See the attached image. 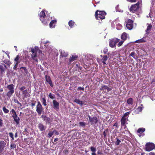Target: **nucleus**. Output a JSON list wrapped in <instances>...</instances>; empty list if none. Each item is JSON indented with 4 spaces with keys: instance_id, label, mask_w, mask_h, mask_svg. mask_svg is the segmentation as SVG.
<instances>
[{
    "instance_id": "31",
    "label": "nucleus",
    "mask_w": 155,
    "mask_h": 155,
    "mask_svg": "<svg viewBox=\"0 0 155 155\" xmlns=\"http://www.w3.org/2000/svg\"><path fill=\"white\" fill-rule=\"evenodd\" d=\"M145 129L143 128H140L138 129L137 132L140 134H142L143 132L145 131Z\"/></svg>"
},
{
    "instance_id": "8",
    "label": "nucleus",
    "mask_w": 155,
    "mask_h": 155,
    "mask_svg": "<svg viewBox=\"0 0 155 155\" xmlns=\"http://www.w3.org/2000/svg\"><path fill=\"white\" fill-rule=\"evenodd\" d=\"M155 148V144L152 143H147L145 145V150L147 151L152 150Z\"/></svg>"
},
{
    "instance_id": "5",
    "label": "nucleus",
    "mask_w": 155,
    "mask_h": 155,
    "mask_svg": "<svg viewBox=\"0 0 155 155\" xmlns=\"http://www.w3.org/2000/svg\"><path fill=\"white\" fill-rule=\"evenodd\" d=\"M139 8V2L132 5L129 8V11L132 13L137 12Z\"/></svg>"
},
{
    "instance_id": "30",
    "label": "nucleus",
    "mask_w": 155,
    "mask_h": 155,
    "mask_svg": "<svg viewBox=\"0 0 155 155\" xmlns=\"http://www.w3.org/2000/svg\"><path fill=\"white\" fill-rule=\"evenodd\" d=\"M75 22L72 20H70L68 22V25L70 28H72L75 24Z\"/></svg>"
},
{
    "instance_id": "13",
    "label": "nucleus",
    "mask_w": 155,
    "mask_h": 155,
    "mask_svg": "<svg viewBox=\"0 0 155 155\" xmlns=\"http://www.w3.org/2000/svg\"><path fill=\"white\" fill-rule=\"evenodd\" d=\"M45 78L46 82L50 84L51 87H53V85L50 77L49 76L46 75Z\"/></svg>"
},
{
    "instance_id": "9",
    "label": "nucleus",
    "mask_w": 155,
    "mask_h": 155,
    "mask_svg": "<svg viewBox=\"0 0 155 155\" xmlns=\"http://www.w3.org/2000/svg\"><path fill=\"white\" fill-rule=\"evenodd\" d=\"M37 103L36 107V111L38 113V114L40 115L41 114L43 109L39 101H38Z\"/></svg>"
},
{
    "instance_id": "16",
    "label": "nucleus",
    "mask_w": 155,
    "mask_h": 155,
    "mask_svg": "<svg viewBox=\"0 0 155 155\" xmlns=\"http://www.w3.org/2000/svg\"><path fill=\"white\" fill-rule=\"evenodd\" d=\"M6 143L4 141L2 140L0 141V152L3 151Z\"/></svg>"
},
{
    "instance_id": "61",
    "label": "nucleus",
    "mask_w": 155,
    "mask_h": 155,
    "mask_svg": "<svg viewBox=\"0 0 155 155\" xmlns=\"http://www.w3.org/2000/svg\"><path fill=\"white\" fill-rule=\"evenodd\" d=\"M149 155H155V153L153 152H151L149 153Z\"/></svg>"
},
{
    "instance_id": "37",
    "label": "nucleus",
    "mask_w": 155,
    "mask_h": 155,
    "mask_svg": "<svg viewBox=\"0 0 155 155\" xmlns=\"http://www.w3.org/2000/svg\"><path fill=\"white\" fill-rule=\"evenodd\" d=\"M2 110L6 114L8 113L9 112V110L7 109L5 106L3 107Z\"/></svg>"
},
{
    "instance_id": "53",
    "label": "nucleus",
    "mask_w": 155,
    "mask_h": 155,
    "mask_svg": "<svg viewBox=\"0 0 155 155\" xmlns=\"http://www.w3.org/2000/svg\"><path fill=\"white\" fill-rule=\"evenodd\" d=\"M107 51H108V49H107V48H104L103 50V53L104 54H106L107 52Z\"/></svg>"
},
{
    "instance_id": "12",
    "label": "nucleus",
    "mask_w": 155,
    "mask_h": 155,
    "mask_svg": "<svg viewBox=\"0 0 155 155\" xmlns=\"http://www.w3.org/2000/svg\"><path fill=\"white\" fill-rule=\"evenodd\" d=\"M12 117L14 119V120L16 124L17 125L19 123L20 119L19 117H18L16 113L12 114Z\"/></svg>"
},
{
    "instance_id": "11",
    "label": "nucleus",
    "mask_w": 155,
    "mask_h": 155,
    "mask_svg": "<svg viewBox=\"0 0 155 155\" xmlns=\"http://www.w3.org/2000/svg\"><path fill=\"white\" fill-rule=\"evenodd\" d=\"M53 108L54 109L58 111L59 109L60 104L56 100H53L52 101Z\"/></svg>"
},
{
    "instance_id": "41",
    "label": "nucleus",
    "mask_w": 155,
    "mask_h": 155,
    "mask_svg": "<svg viewBox=\"0 0 155 155\" xmlns=\"http://www.w3.org/2000/svg\"><path fill=\"white\" fill-rule=\"evenodd\" d=\"M152 27V25L151 24H150L147 27L146 30V32H147V31H149L151 30V28Z\"/></svg>"
},
{
    "instance_id": "60",
    "label": "nucleus",
    "mask_w": 155,
    "mask_h": 155,
    "mask_svg": "<svg viewBox=\"0 0 155 155\" xmlns=\"http://www.w3.org/2000/svg\"><path fill=\"white\" fill-rule=\"evenodd\" d=\"M14 101L15 103H16L17 104H18L19 102L17 99H15L14 100Z\"/></svg>"
},
{
    "instance_id": "3",
    "label": "nucleus",
    "mask_w": 155,
    "mask_h": 155,
    "mask_svg": "<svg viewBox=\"0 0 155 155\" xmlns=\"http://www.w3.org/2000/svg\"><path fill=\"white\" fill-rule=\"evenodd\" d=\"M15 86L12 84L7 86V88L9 90L7 94V96L10 98L13 95L14 92Z\"/></svg>"
},
{
    "instance_id": "34",
    "label": "nucleus",
    "mask_w": 155,
    "mask_h": 155,
    "mask_svg": "<svg viewBox=\"0 0 155 155\" xmlns=\"http://www.w3.org/2000/svg\"><path fill=\"white\" fill-rule=\"evenodd\" d=\"M108 132V129H105L104 131L103 132V134L104 136V138H107V133Z\"/></svg>"
},
{
    "instance_id": "45",
    "label": "nucleus",
    "mask_w": 155,
    "mask_h": 155,
    "mask_svg": "<svg viewBox=\"0 0 155 155\" xmlns=\"http://www.w3.org/2000/svg\"><path fill=\"white\" fill-rule=\"evenodd\" d=\"M19 62H16L15 65H14V67H13V69L17 71V67H18V64H19Z\"/></svg>"
},
{
    "instance_id": "17",
    "label": "nucleus",
    "mask_w": 155,
    "mask_h": 155,
    "mask_svg": "<svg viewBox=\"0 0 155 155\" xmlns=\"http://www.w3.org/2000/svg\"><path fill=\"white\" fill-rule=\"evenodd\" d=\"M74 102L76 103L77 104H79L81 107H82L84 104V101H81L77 98H75L74 100Z\"/></svg>"
},
{
    "instance_id": "42",
    "label": "nucleus",
    "mask_w": 155,
    "mask_h": 155,
    "mask_svg": "<svg viewBox=\"0 0 155 155\" xmlns=\"http://www.w3.org/2000/svg\"><path fill=\"white\" fill-rule=\"evenodd\" d=\"M18 88L20 90L23 91H24L25 90V89L26 88V87L24 86H20Z\"/></svg>"
},
{
    "instance_id": "4",
    "label": "nucleus",
    "mask_w": 155,
    "mask_h": 155,
    "mask_svg": "<svg viewBox=\"0 0 155 155\" xmlns=\"http://www.w3.org/2000/svg\"><path fill=\"white\" fill-rule=\"evenodd\" d=\"M130 112H127L125 113L122 117L121 120V123L122 127L125 126V127L124 129H125L126 127V125H125L127 121V120L128 118V115L130 114Z\"/></svg>"
},
{
    "instance_id": "58",
    "label": "nucleus",
    "mask_w": 155,
    "mask_h": 155,
    "mask_svg": "<svg viewBox=\"0 0 155 155\" xmlns=\"http://www.w3.org/2000/svg\"><path fill=\"white\" fill-rule=\"evenodd\" d=\"M68 150H64V153L65 154H68Z\"/></svg>"
},
{
    "instance_id": "7",
    "label": "nucleus",
    "mask_w": 155,
    "mask_h": 155,
    "mask_svg": "<svg viewBox=\"0 0 155 155\" xmlns=\"http://www.w3.org/2000/svg\"><path fill=\"white\" fill-rule=\"evenodd\" d=\"M89 118L88 122L90 124L94 125L97 124L98 122V119L97 117H91L90 115H87Z\"/></svg>"
},
{
    "instance_id": "20",
    "label": "nucleus",
    "mask_w": 155,
    "mask_h": 155,
    "mask_svg": "<svg viewBox=\"0 0 155 155\" xmlns=\"http://www.w3.org/2000/svg\"><path fill=\"white\" fill-rule=\"evenodd\" d=\"M143 108V105L142 104H141L140 106H139L135 110V112L137 113H139L142 111Z\"/></svg>"
},
{
    "instance_id": "49",
    "label": "nucleus",
    "mask_w": 155,
    "mask_h": 155,
    "mask_svg": "<svg viewBox=\"0 0 155 155\" xmlns=\"http://www.w3.org/2000/svg\"><path fill=\"white\" fill-rule=\"evenodd\" d=\"M20 69H23L25 73H26L27 72V69L26 67H21L20 68Z\"/></svg>"
},
{
    "instance_id": "25",
    "label": "nucleus",
    "mask_w": 155,
    "mask_h": 155,
    "mask_svg": "<svg viewBox=\"0 0 155 155\" xmlns=\"http://www.w3.org/2000/svg\"><path fill=\"white\" fill-rule=\"evenodd\" d=\"M68 53L65 52L64 50L61 51V55L62 57H66L68 56Z\"/></svg>"
},
{
    "instance_id": "46",
    "label": "nucleus",
    "mask_w": 155,
    "mask_h": 155,
    "mask_svg": "<svg viewBox=\"0 0 155 155\" xmlns=\"http://www.w3.org/2000/svg\"><path fill=\"white\" fill-rule=\"evenodd\" d=\"M9 137L12 138V140H14V138L13 136V134L12 132H10L9 133Z\"/></svg>"
},
{
    "instance_id": "50",
    "label": "nucleus",
    "mask_w": 155,
    "mask_h": 155,
    "mask_svg": "<svg viewBox=\"0 0 155 155\" xmlns=\"http://www.w3.org/2000/svg\"><path fill=\"white\" fill-rule=\"evenodd\" d=\"M91 150L92 153L95 152L96 151V149L94 147H91Z\"/></svg>"
},
{
    "instance_id": "10",
    "label": "nucleus",
    "mask_w": 155,
    "mask_h": 155,
    "mask_svg": "<svg viewBox=\"0 0 155 155\" xmlns=\"http://www.w3.org/2000/svg\"><path fill=\"white\" fill-rule=\"evenodd\" d=\"M126 27L129 30H131L133 27V21L132 20L129 19L127 22Z\"/></svg>"
},
{
    "instance_id": "55",
    "label": "nucleus",
    "mask_w": 155,
    "mask_h": 155,
    "mask_svg": "<svg viewBox=\"0 0 155 155\" xmlns=\"http://www.w3.org/2000/svg\"><path fill=\"white\" fill-rule=\"evenodd\" d=\"M10 113H12V114L16 113L14 109H12L10 111Z\"/></svg>"
},
{
    "instance_id": "39",
    "label": "nucleus",
    "mask_w": 155,
    "mask_h": 155,
    "mask_svg": "<svg viewBox=\"0 0 155 155\" xmlns=\"http://www.w3.org/2000/svg\"><path fill=\"white\" fill-rule=\"evenodd\" d=\"M107 86L104 85H102L101 87V88L100 89L101 91H104L105 90L107 89Z\"/></svg>"
},
{
    "instance_id": "14",
    "label": "nucleus",
    "mask_w": 155,
    "mask_h": 155,
    "mask_svg": "<svg viewBox=\"0 0 155 155\" xmlns=\"http://www.w3.org/2000/svg\"><path fill=\"white\" fill-rule=\"evenodd\" d=\"M0 64V70L2 74L5 73L6 69H7L6 66L4 63H2Z\"/></svg>"
},
{
    "instance_id": "54",
    "label": "nucleus",
    "mask_w": 155,
    "mask_h": 155,
    "mask_svg": "<svg viewBox=\"0 0 155 155\" xmlns=\"http://www.w3.org/2000/svg\"><path fill=\"white\" fill-rule=\"evenodd\" d=\"M127 1L130 2H135L137 1V0H127Z\"/></svg>"
},
{
    "instance_id": "57",
    "label": "nucleus",
    "mask_w": 155,
    "mask_h": 155,
    "mask_svg": "<svg viewBox=\"0 0 155 155\" xmlns=\"http://www.w3.org/2000/svg\"><path fill=\"white\" fill-rule=\"evenodd\" d=\"M112 88H110L107 86V90L108 92H109L110 91L112 90Z\"/></svg>"
},
{
    "instance_id": "38",
    "label": "nucleus",
    "mask_w": 155,
    "mask_h": 155,
    "mask_svg": "<svg viewBox=\"0 0 155 155\" xmlns=\"http://www.w3.org/2000/svg\"><path fill=\"white\" fill-rule=\"evenodd\" d=\"M116 141L115 142V144L116 145H118L120 144L121 142V141L117 138H116Z\"/></svg>"
},
{
    "instance_id": "26",
    "label": "nucleus",
    "mask_w": 155,
    "mask_h": 155,
    "mask_svg": "<svg viewBox=\"0 0 155 155\" xmlns=\"http://www.w3.org/2000/svg\"><path fill=\"white\" fill-rule=\"evenodd\" d=\"M3 62L5 64L8 65V67H9L10 65L12 64V63L10 60L7 59H5L3 61Z\"/></svg>"
},
{
    "instance_id": "52",
    "label": "nucleus",
    "mask_w": 155,
    "mask_h": 155,
    "mask_svg": "<svg viewBox=\"0 0 155 155\" xmlns=\"http://www.w3.org/2000/svg\"><path fill=\"white\" fill-rule=\"evenodd\" d=\"M10 147L12 149H14L15 148H16V145L15 143L11 144L10 145Z\"/></svg>"
},
{
    "instance_id": "62",
    "label": "nucleus",
    "mask_w": 155,
    "mask_h": 155,
    "mask_svg": "<svg viewBox=\"0 0 155 155\" xmlns=\"http://www.w3.org/2000/svg\"><path fill=\"white\" fill-rule=\"evenodd\" d=\"M55 130V132L54 133H55L56 135H58L59 134V133L58 131H56V130Z\"/></svg>"
},
{
    "instance_id": "43",
    "label": "nucleus",
    "mask_w": 155,
    "mask_h": 155,
    "mask_svg": "<svg viewBox=\"0 0 155 155\" xmlns=\"http://www.w3.org/2000/svg\"><path fill=\"white\" fill-rule=\"evenodd\" d=\"M79 124L81 126L84 127L85 126V123L83 122H81L79 123Z\"/></svg>"
},
{
    "instance_id": "32",
    "label": "nucleus",
    "mask_w": 155,
    "mask_h": 155,
    "mask_svg": "<svg viewBox=\"0 0 155 155\" xmlns=\"http://www.w3.org/2000/svg\"><path fill=\"white\" fill-rule=\"evenodd\" d=\"M20 58L19 55H17L14 59V61H15L16 63L17 62H19V63H20L21 61H20L19 60Z\"/></svg>"
},
{
    "instance_id": "19",
    "label": "nucleus",
    "mask_w": 155,
    "mask_h": 155,
    "mask_svg": "<svg viewBox=\"0 0 155 155\" xmlns=\"http://www.w3.org/2000/svg\"><path fill=\"white\" fill-rule=\"evenodd\" d=\"M38 127L41 131L45 130L46 129V127H45L41 123L39 124Z\"/></svg>"
},
{
    "instance_id": "44",
    "label": "nucleus",
    "mask_w": 155,
    "mask_h": 155,
    "mask_svg": "<svg viewBox=\"0 0 155 155\" xmlns=\"http://www.w3.org/2000/svg\"><path fill=\"white\" fill-rule=\"evenodd\" d=\"M136 53L134 52H132L130 54V56H131L133 57L134 58L136 59L135 56Z\"/></svg>"
},
{
    "instance_id": "64",
    "label": "nucleus",
    "mask_w": 155,
    "mask_h": 155,
    "mask_svg": "<svg viewBox=\"0 0 155 155\" xmlns=\"http://www.w3.org/2000/svg\"><path fill=\"white\" fill-rule=\"evenodd\" d=\"M118 125V124L116 122L114 124V126H116L117 127Z\"/></svg>"
},
{
    "instance_id": "6",
    "label": "nucleus",
    "mask_w": 155,
    "mask_h": 155,
    "mask_svg": "<svg viewBox=\"0 0 155 155\" xmlns=\"http://www.w3.org/2000/svg\"><path fill=\"white\" fill-rule=\"evenodd\" d=\"M120 40L118 38H111L109 40V46L111 48L116 47V44Z\"/></svg>"
},
{
    "instance_id": "63",
    "label": "nucleus",
    "mask_w": 155,
    "mask_h": 155,
    "mask_svg": "<svg viewBox=\"0 0 155 155\" xmlns=\"http://www.w3.org/2000/svg\"><path fill=\"white\" fill-rule=\"evenodd\" d=\"M38 52L39 53H42L41 51L39 49V48H38V50H37V52Z\"/></svg>"
},
{
    "instance_id": "28",
    "label": "nucleus",
    "mask_w": 155,
    "mask_h": 155,
    "mask_svg": "<svg viewBox=\"0 0 155 155\" xmlns=\"http://www.w3.org/2000/svg\"><path fill=\"white\" fill-rule=\"evenodd\" d=\"M127 102L128 104L132 105L134 103L133 100L132 98H130L127 100Z\"/></svg>"
},
{
    "instance_id": "40",
    "label": "nucleus",
    "mask_w": 155,
    "mask_h": 155,
    "mask_svg": "<svg viewBox=\"0 0 155 155\" xmlns=\"http://www.w3.org/2000/svg\"><path fill=\"white\" fill-rule=\"evenodd\" d=\"M55 131V130H53L52 132H50L48 134V137L49 138H50L54 134Z\"/></svg>"
},
{
    "instance_id": "59",
    "label": "nucleus",
    "mask_w": 155,
    "mask_h": 155,
    "mask_svg": "<svg viewBox=\"0 0 155 155\" xmlns=\"http://www.w3.org/2000/svg\"><path fill=\"white\" fill-rule=\"evenodd\" d=\"M2 120L1 119H0V127H2L3 124Z\"/></svg>"
},
{
    "instance_id": "18",
    "label": "nucleus",
    "mask_w": 155,
    "mask_h": 155,
    "mask_svg": "<svg viewBox=\"0 0 155 155\" xmlns=\"http://www.w3.org/2000/svg\"><path fill=\"white\" fill-rule=\"evenodd\" d=\"M22 93L25 98L29 97L30 96L29 93L28 92L27 90H25L24 91H22Z\"/></svg>"
},
{
    "instance_id": "47",
    "label": "nucleus",
    "mask_w": 155,
    "mask_h": 155,
    "mask_svg": "<svg viewBox=\"0 0 155 155\" xmlns=\"http://www.w3.org/2000/svg\"><path fill=\"white\" fill-rule=\"evenodd\" d=\"M124 41H123L122 40L120 42L119 41L118 42L119 43L117 44V46L118 47H120V46H121L122 45L123 43L124 42Z\"/></svg>"
},
{
    "instance_id": "24",
    "label": "nucleus",
    "mask_w": 155,
    "mask_h": 155,
    "mask_svg": "<svg viewBox=\"0 0 155 155\" xmlns=\"http://www.w3.org/2000/svg\"><path fill=\"white\" fill-rule=\"evenodd\" d=\"M39 16L40 18V19H43L45 18L46 15L44 11L42 10L40 12Z\"/></svg>"
},
{
    "instance_id": "56",
    "label": "nucleus",
    "mask_w": 155,
    "mask_h": 155,
    "mask_svg": "<svg viewBox=\"0 0 155 155\" xmlns=\"http://www.w3.org/2000/svg\"><path fill=\"white\" fill-rule=\"evenodd\" d=\"M151 84H155V78H154L152 80V81L151 82Z\"/></svg>"
},
{
    "instance_id": "23",
    "label": "nucleus",
    "mask_w": 155,
    "mask_h": 155,
    "mask_svg": "<svg viewBox=\"0 0 155 155\" xmlns=\"http://www.w3.org/2000/svg\"><path fill=\"white\" fill-rule=\"evenodd\" d=\"M78 56L76 55H73L71 57H70L69 58V62H71L75 60H76V59L78 58Z\"/></svg>"
},
{
    "instance_id": "2",
    "label": "nucleus",
    "mask_w": 155,
    "mask_h": 155,
    "mask_svg": "<svg viewBox=\"0 0 155 155\" xmlns=\"http://www.w3.org/2000/svg\"><path fill=\"white\" fill-rule=\"evenodd\" d=\"M31 57L32 59L35 61L38 62L37 51L38 50V47L37 46H35L34 48L33 47L31 48Z\"/></svg>"
},
{
    "instance_id": "36",
    "label": "nucleus",
    "mask_w": 155,
    "mask_h": 155,
    "mask_svg": "<svg viewBox=\"0 0 155 155\" xmlns=\"http://www.w3.org/2000/svg\"><path fill=\"white\" fill-rule=\"evenodd\" d=\"M48 96L51 99H54L55 98V96L54 94H52L51 93H50L49 95Z\"/></svg>"
},
{
    "instance_id": "35",
    "label": "nucleus",
    "mask_w": 155,
    "mask_h": 155,
    "mask_svg": "<svg viewBox=\"0 0 155 155\" xmlns=\"http://www.w3.org/2000/svg\"><path fill=\"white\" fill-rule=\"evenodd\" d=\"M30 103V105L31 107H33L35 106V104L36 103V101L33 100H31Z\"/></svg>"
},
{
    "instance_id": "15",
    "label": "nucleus",
    "mask_w": 155,
    "mask_h": 155,
    "mask_svg": "<svg viewBox=\"0 0 155 155\" xmlns=\"http://www.w3.org/2000/svg\"><path fill=\"white\" fill-rule=\"evenodd\" d=\"M41 117L45 121L46 123H50L51 122V119L46 116L42 115Z\"/></svg>"
},
{
    "instance_id": "27",
    "label": "nucleus",
    "mask_w": 155,
    "mask_h": 155,
    "mask_svg": "<svg viewBox=\"0 0 155 155\" xmlns=\"http://www.w3.org/2000/svg\"><path fill=\"white\" fill-rule=\"evenodd\" d=\"M40 20L41 21L42 23L44 25H47L48 24L49 20L48 19L47 20H45L44 18L43 19H40Z\"/></svg>"
},
{
    "instance_id": "33",
    "label": "nucleus",
    "mask_w": 155,
    "mask_h": 155,
    "mask_svg": "<svg viewBox=\"0 0 155 155\" xmlns=\"http://www.w3.org/2000/svg\"><path fill=\"white\" fill-rule=\"evenodd\" d=\"M41 102L43 103V105L45 106H46L47 105L46 100L45 98H42L41 99Z\"/></svg>"
},
{
    "instance_id": "51",
    "label": "nucleus",
    "mask_w": 155,
    "mask_h": 155,
    "mask_svg": "<svg viewBox=\"0 0 155 155\" xmlns=\"http://www.w3.org/2000/svg\"><path fill=\"white\" fill-rule=\"evenodd\" d=\"M84 88L83 87H79L77 88V90L78 91L82 90L83 91H84Z\"/></svg>"
},
{
    "instance_id": "29",
    "label": "nucleus",
    "mask_w": 155,
    "mask_h": 155,
    "mask_svg": "<svg viewBox=\"0 0 155 155\" xmlns=\"http://www.w3.org/2000/svg\"><path fill=\"white\" fill-rule=\"evenodd\" d=\"M146 42V38H142L137 40L135 42L136 43H143Z\"/></svg>"
},
{
    "instance_id": "1",
    "label": "nucleus",
    "mask_w": 155,
    "mask_h": 155,
    "mask_svg": "<svg viewBox=\"0 0 155 155\" xmlns=\"http://www.w3.org/2000/svg\"><path fill=\"white\" fill-rule=\"evenodd\" d=\"M106 15L105 12L97 10L95 12V18L96 19L99 20L104 19H105Z\"/></svg>"
},
{
    "instance_id": "22",
    "label": "nucleus",
    "mask_w": 155,
    "mask_h": 155,
    "mask_svg": "<svg viewBox=\"0 0 155 155\" xmlns=\"http://www.w3.org/2000/svg\"><path fill=\"white\" fill-rule=\"evenodd\" d=\"M57 22L56 20H53L51 21L50 24L49 26L51 28H54L55 26L54 24Z\"/></svg>"
},
{
    "instance_id": "48",
    "label": "nucleus",
    "mask_w": 155,
    "mask_h": 155,
    "mask_svg": "<svg viewBox=\"0 0 155 155\" xmlns=\"http://www.w3.org/2000/svg\"><path fill=\"white\" fill-rule=\"evenodd\" d=\"M108 57L106 55H104L103 56L102 60L104 61H106L107 60Z\"/></svg>"
},
{
    "instance_id": "21",
    "label": "nucleus",
    "mask_w": 155,
    "mask_h": 155,
    "mask_svg": "<svg viewBox=\"0 0 155 155\" xmlns=\"http://www.w3.org/2000/svg\"><path fill=\"white\" fill-rule=\"evenodd\" d=\"M127 34L126 32L123 33L121 36L122 40L125 41L127 39Z\"/></svg>"
}]
</instances>
